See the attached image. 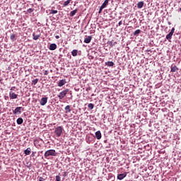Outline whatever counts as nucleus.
<instances>
[{"mask_svg": "<svg viewBox=\"0 0 181 181\" xmlns=\"http://www.w3.org/2000/svg\"><path fill=\"white\" fill-rule=\"evenodd\" d=\"M57 155L56 150L50 149L45 151L44 156L45 159H49V156H56Z\"/></svg>", "mask_w": 181, "mask_h": 181, "instance_id": "nucleus-1", "label": "nucleus"}, {"mask_svg": "<svg viewBox=\"0 0 181 181\" xmlns=\"http://www.w3.org/2000/svg\"><path fill=\"white\" fill-rule=\"evenodd\" d=\"M63 127L59 126L55 128L54 133L57 138H60V136H62V134H63Z\"/></svg>", "mask_w": 181, "mask_h": 181, "instance_id": "nucleus-2", "label": "nucleus"}, {"mask_svg": "<svg viewBox=\"0 0 181 181\" xmlns=\"http://www.w3.org/2000/svg\"><path fill=\"white\" fill-rule=\"evenodd\" d=\"M67 93H69V89H66L60 92L59 94L58 95V98L59 100H63L64 98V96L67 95Z\"/></svg>", "mask_w": 181, "mask_h": 181, "instance_id": "nucleus-3", "label": "nucleus"}, {"mask_svg": "<svg viewBox=\"0 0 181 181\" xmlns=\"http://www.w3.org/2000/svg\"><path fill=\"white\" fill-rule=\"evenodd\" d=\"M22 110H23V107H17L13 111V114H14V115H18L19 114H22Z\"/></svg>", "mask_w": 181, "mask_h": 181, "instance_id": "nucleus-4", "label": "nucleus"}, {"mask_svg": "<svg viewBox=\"0 0 181 181\" xmlns=\"http://www.w3.org/2000/svg\"><path fill=\"white\" fill-rule=\"evenodd\" d=\"M108 2H110V0H105V1L100 8L99 13H101V12H103V9H104V8H107V6H108Z\"/></svg>", "mask_w": 181, "mask_h": 181, "instance_id": "nucleus-5", "label": "nucleus"}, {"mask_svg": "<svg viewBox=\"0 0 181 181\" xmlns=\"http://www.w3.org/2000/svg\"><path fill=\"white\" fill-rule=\"evenodd\" d=\"M47 100H48L47 97L42 98L41 100H40V105H42V106L46 105V104H47Z\"/></svg>", "mask_w": 181, "mask_h": 181, "instance_id": "nucleus-6", "label": "nucleus"}, {"mask_svg": "<svg viewBox=\"0 0 181 181\" xmlns=\"http://www.w3.org/2000/svg\"><path fill=\"white\" fill-rule=\"evenodd\" d=\"M9 98L11 100H16V98H18V94H16L15 93L10 91Z\"/></svg>", "mask_w": 181, "mask_h": 181, "instance_id": "nucleus-7", "label": "nucleus"}, {"mask_svg": "<svg viewBox=\"0 0 181 181\" xmlns=\"http://www.w3.org/2000/svg\"><path fill=\"white\" fill-rule=\"evenodd\" d=\"M125 177H127V173H124L122 174H119L117 175L118 180H122Z\"/></svg>", "mask_w": 181, "mask_h": 181, "instance_id": "nucleus-8", "label": "nucleus"}, {"mask_svg": "<svg viewBox=\"0 0 181 181\" xmlns=\"http://www.w3.org/2000/svg\"><path fill=\"white\" fill-rule=\"evenodd\" d=\"M10 39L11 42H15L18 39V35L16 34H11Z\"/></svg>", "mask_w": 181, "mask_h": 181, "instance_id": "nucleus-9", "label": "nucleus"}, {"mask_svg": "<svg viewBox=\"0 0 181 181\" xmlns=\"http://www.w3.org/2000/svg\"><path fill=\"white\" fill-rule=\"evenodd\" d=\"M66 79L60 80L58 83V87H63L66 84Z\"/></svg>", "mask_w": 181, "mask_h": 181, "instance_id": "nucleus-10", "label": "nucleus"}, {"mask_svg": "<svg viewBox=\"0 0 181 181\" xmlns=\"http://www.w3.org/2000/svg\"><path fill=\"white\" fill-rule=\"evenodd\" d=\"M171 71L172 73H175V71H179V68L176 65H172L171 66Z\"/></svg>", "mask_w": 181, "mask_h": 181, "instance_id": "nucleus-11", "label": "nucleus"}, {"mask_svg": "<svg viewBox=\"0 0 181 181\" xmlns=\"http://www.w3.org/2000/svg\"><path fill=\"white\" fill-rule=\"evenodd\" d=\"M49 50H56L57 49V45L54 43L51 44L49 47Z\"/></svg>", "mask_w": 181, "mask_h": 181, "instance_id": "nucleus-12", "label": "nucleus"}, {"mask_svg": "<svg viewBox=\"0 0 181 181\" xmlns=\"http://www.w3.org/2000/svg\"><path fill=\"white\" fill-rule=\"evenodd\" d=\"M95 137L97 139H100L102 136H101V132L100 131H97L95 132Z\"/></svg>", "mask_w": 181, "mask_h": 181, "instance_id": "nucleus-13", "label": "nucleus"}, {"mask_svg": "<svg viewBox=\"0 0 181 181\" xmlns=\"http://www.w3.org/2000/svg\"><path fill=\"white\" fill-rule=\"evenodd\" d=\"M93 37L91 36L87 37L86 38L84 39V43H90Z\"/></svg>", "mask_w": 181, "mask_h": 181, "instance_id": "nucleus-14", "label": "nucleus"}, {"mask_svg": "<svg viewBox=\"0 0 181 181\" xmlns=\"http://www.w3.org/2000/svg\"><path fill=\"white\" fill-rule=\"evenodd\" d=\"M144 1H139V2L137 4V8H138L139 9H141V8H144Z\"/></svg>", "mask_w": 181, "mask_h": 181, "instance_id": "nucleus-15", "label": "nucleus"}, {"mask_svg": "<svg viewBox=\"0 0 181 181\" xmlns=\"http://www.w3.org/2000/svg\"><path fill=\"white\" fill-rule=\"evenodd\" d=\"M70 2H71V0H67L64 1V4H62V7L66 8V6H69V4H70Z\"/></svg>", "mask_w": 181, "mask_h": 181, "instance_id": "nucleus-16", "label": "nucleus"}, {"mask_svg": "<svg viewBox=\"0 0 181 181\" xmlns=\"http://www.w3.org/2000/svg\"><path fill=\"white\" fill-rule=\"evenodd\" d=\"M66 114H69V112H71V109H70V105H66L64 108Z\"/></svg>", "mask_w": 181, "mask_h": 181, "instance_id": "nucleus-17", "label": "nucleus"}, {"mask_svg": "<svg viewBox=\"0 0 181 181\" xmlns=\"http://www.w3.org/2000/svg\"><path fill=\"white\" fill-rule=\"evenodd\" d=\"M17 124L18 125H22V124H23V119L21 117L17 119Z\"/></svg>", "mask_w": 181, "mask_h": 181, "instance_id": "nucleus-18", "label": "nucleus"}, {"mask_svg": "<svg viewBox=\"0 0 181 181\" xmlns=\"http://www.w3.org/2000/svg\"><path fill=\"white\" fill-rule=\"evenodd\" d=\"M32 149L30 148H28L26 150L24 151L25 155H30Z\"/></svg>", "mask_w": 181, "mask_h": 181, "instance_id": "nucleus-19", "label": "nucleus"}, {"mask_svg": "<svg viewBox=\"0 0 181 181\" xmlns=\"http://www.w3.org/2000/svg\"><path fill=\"white\" fill-rule=\"evenodd\" d=\"M172 36H173V34L172 33H169L167 35H166V39L167 40H170V39H172Z\"/></svg>", "mask_w": 181, "mask_h": 181, "instance_id": "nucleus-20", "label": "nucleus"}, {"mask_svg": "<svg viewBox=\"0 0 181 181\" xmlns=\"http://www.w3.org/2000/svg\"><path fill=\"white\" fill-rule=\"evenodd\" d=\"M78 53V51L77 49H74L71 52V54H72V56H74V57H76V56H77Z\"/></svg>", "mask_w": 181, "mask_h": 181, "instance_id": "nucleus-21", "label": "nucleus"}, {"mask_svg": "<svg viewBox=\"0 0 181 181\" xmlns=\"http://www.w3.org/2000/svg\"><path fill=\"white\" fill-rule=\"evenodd\" d=\"M105 65L108 66V67H112V66H114V62H105Z\"/></svg>", "mask_w": 181, "mask_h": 181, "instance_id": "nucleus-22", "label": "nucleus"}, {"mask_svg": "<svg viewBox=\"0 0 181 181\" xmlns=\"http://www.w3.org/2000/svg\"><path fill=\"white\" fill-rule=\"evenodd\" d=\"M38 82H39V79L38 78H35V79L33 80L32 81V86H36Z\"/></svg>", "mask_w": 181, "mask_h": 181, "instance_id": "nucleus-23", "label": "nucleus"}, {"mask_svg": "<svg viewBox=\"0 0 181 181\" xmlns=\"http://www.w3.org/2000/svg\"><path fill=\"white\" fill-rule=\"evenodd\" d=\"M33 40H37V39L40 37V35H36L35 33L33 34Z\"/></svg>", "mask_w": 181, "mask_h": 181, "instance_id": "nucleus-24", "label": "nucleus"}, {"mask_svg": "<svg viewBox=\"0 0 181 181\" xmlns=\"http://www.w3.org/2000/svg\"><path fill=\"white\" fill-rule=\"evenodd\" d=\"M77 12H78L77 9H75V10L71 11L70 16H74V15H76L77 13Z\"/></svg>", "mask_w": 181, "mask_h": 181, "instance_id": "nucleus-25", "label": "nucleus"}, {"mask_svg": "<svg viewBox=\"0 0 181 181\" xmlns=\"http://www.w3.org/2000/svg\"><path fill=\"white\" fill-rule=\"evenodd\" d=\"M114 42V40L110 41L108 42V45L110 46V47H113L114 46H115V44H117V42Z\"/></svg>", "mask_w": 181, "mask_h": 181, "instance_id": "nucleus-26", "label": "nucleus"}, {"mask_svg": "<svg viewBox=\"0 0 181 181\" xmlns=\"http://www.w3.org/2000/svg\"><path fill=\"white\" fill-rule=\"evenodd\" d=\"M88 108H89V110H93L94 108V104L93 103H89L88 105Z\"/></svg>", "mask_w": 181, "mask_h": 181, "instance_id": "nucleus-27", "label": "nucleus"}, {"mask_svg": "<svg viewBox=\"0 0 181 181\" xmlns=\"http://www.w3.org/2000/svg\"><path fill=\"white\" fill-rule=\"evenodd\" d=\"M58 11L57 10H53V9H51L50 11V14H56V13H58Z\"/></svg>", "mask_w": 181, "mask_h": 181, "instance_id": "nucleus-28", "label": "nucleus"}, {"mask_svg": "<svg viewBox=\"0 0 181 181\" xmlns=\"http://www.w3.org/2000/svg\"><path fill=\"white\" fill-rule=\"evenodd\" d=\"M139 33H141V30H136L134 33L133 35L134 36H136V35H139Z\"/></svg>", "mask_w": 181, "mask_h": 181, "instance_id": "nucleus-29", "label": "nucleus"}, {"mask_svg": "<svg viewBox=\"0 0 181 181\" xmlns=\"http://www.w3.org/2000/svg\"><path fill=\"white\" fill-rule=\"evenodd\" d=\"M35 11V8H28L27 10L28 13H32Z\"/></svg>", "mask_w": 181, "mask_h": 181, "instance_id": "nucleus-30", "label": "nucleus"}, {"mask_svg": "<svg viewBox=\"0 0 181 181\" xmlns=\"http://www.w3.org/2000/svg\"><path fill=\"white\" fill-rule=\"evenodd\" d=\"M56 181H62V177H60V176L57 175L56 176Z\"/></svg>", "mask_w": 181, "mask_h": 181, "instance_id": "nucleus-31", "label": "nucleus"}, {"mask_svg": "<svg viewBox=\"0 0 181 181\" xmlns=\"http://www.w3.org/2000/svg\"><path fill=\"white\" fill-rule=\"evenodd\" d=\"M38 181H45V178H43L42 177H39Z\"/></svg>", "mask_w": 181, "mask_h": 181, "instance_id": "nucleus-32", "label": "nucleus"}, {"mask_svg": "<svg viewBox=\"0 0 181 181\" xmlns=\"http://www.w3.org/2000/svg\"><path fill=\"white\" fill-rule=\"evenodd\" d=\"M48 74H49V71H45L44 76H47Z\"/></svg>", "mask_w": 181, "mask_h": 181, "instance_id": "nucleus-33", "label": "nucleus"}, {"mask_svg": "<svg viewBox=\"0 0 181 181\" xmlns=\"http://www.w3.org/2000/svg\"><path fill=\"white\" fill-rule=\"evenodd\" d=\"M170 33H173H173H175V28H173Z\"/></svg>", "mask_w": 181, "mask_h": 181, "instance_id": "nucleus-34", "label": "nucleus"}, {"mask_svg": "<svg viewBox=\"0 0 181 181\" xmlns=\"http://www.w3.org/2000/svg\"><path fill=\"white\" fill-rule=\"evenodd\" d=\"M15 88H16V87L13 86V87H11V90L12 91V90H15Z\"/></svg>", "mask_w": 181, "mask_h": 181, "instance_id": "nucleus-35", "label": "nucleus"}, {"mask_svg": "<svg viewBox=\"0 0 181 181\" xmlns=\"http://www.w3.org/2000/svg\"><path fill=\"white\" fill-rule=\"evenodd\" d=\"M55 38H56V39H60V36L56 35V36H55Z\"/></svg>", "mask_w": 181, "mask_h": 181, "instance_id": "nucleus-36", "label": "nucleus"}, {"mask_svg": "<svg viewBox=\"0 0 181 181\" xmlns=\"http://www.w3.org/2000/svg\"><path fill=\"white\" fill-rule=\"evenodd\" d=\"M35 152H33V153H32V156H35Z\"/></svg>", "mask_w": 181, "mask_h": 181, "instance_id": "nucleus-37", "label": "nucleus"}, {"mask_svg": "<svg viewBox=\"0 0 181 181\" xmlns=\"http://www.w3.org/2000/svg\"><path fill=\"white\" fill-rule=\"evenodd\" d=\"M134 22L136 23V20H134Z\"/></svg>", "mask_w": 181, "mask_h": 181, "instance_id": "nucleus-38", "label": "nucleus"}, {"mask_svg": "<svg viewBox=\"0 0 181 181\" xmlns=\"http://www.w3.org/2000/svg\"><path fill=\"white\" fill-rule=\"evenodd\" d=\"M119 26H121V23H119Z\"/></svg>", "mask_w": 181, "mask_h": 181, "instance_id": "nucleus-39", "label": "nucleus"}, {"mask_svg": "<svg viewBox=\"0 0 181 181\" xmlns=\"http://www.w3.org/2000/svg\"><path fill=\"white\" fill-rule=\"evenodd\" d=\"M53 71L52 70H50V72L52 73Z\"/></svg>", "mask_w": 181, "mask_h": 181, "instance_id": "nucleus-40", "label": "nucleus"}, {"mask_svg": "<svg viewBox=\"0 0 181 181\" xmlns=\"http://www.w3.org/2000/svg\"><path fill=\"white\" fill-rule=\"evenodd\" d=\"M119 23H121V21H120V22H119Z\"/></svg>", "mask_w": 181, "mask_h": 181, "instance_id": "nucleus-41", "label": "nucleus"}]
</instances>
